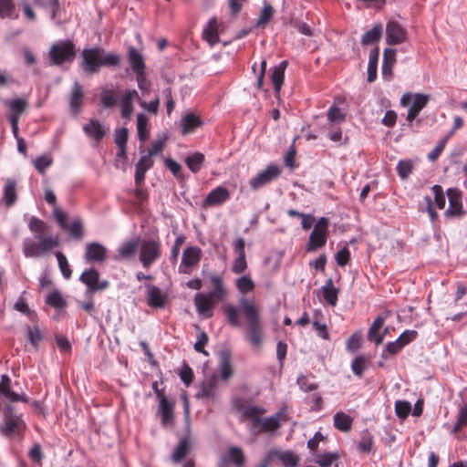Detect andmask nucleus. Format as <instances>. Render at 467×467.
<instances>
[{
	"label": "nucleus",
	"mask_w": 467,
	"mask_h": 467,
	"mask_svg": "<svg viewBox=\"0 0 467 467\" xmlns=\"http://www.w3.org/2000/svg\"><path fill=\"white\" fill-rule=\"evenodd\" d=\"M239 304L247 322L245 338L254 348H259L263 343L264 335L260 309L253 298L243 296L240 298Z\"/></svg>",
	"instance_id": "1"
},
{
	"label": "nucleus",
	"mask_w": 467,
	"mask_h": 467,
	"mask_svg": "<svg viewBox=\"0 0 467 467\" xmlns=\"http://www.w3.org/2000/svg\"><path fill=\"white\" fill-rule=\"evenodd\" d=\"M211 282L213 288L211 292L208 294L198 293L194 296L197 312L206 317L213 316L215 304L223 300L226 295L223 280L219 275H213Z\"/></svg>",
	"instance_id": "2"
},
{
	"label": "nucleus",
	"mask_w": 467,
	"mask_h": 467,
	"mask_svg": "<svg viewBox=\"0 0 467 467\" xmlns=\"http://www.w3.org/2000/svg\"><path fill=\"white\" fill-rule=\"evenodd\" d=\"M3 421L0 433L5 437L21 436L26 429L23 415L17 414L11 404H5L3 408Z\"/></svg>",
	"instance_id": "3"
},
{
	"label": "nucleus",
	"mask_w": 467,
	"mask_h": 467,
	"mask_svg": "<svg viewBox=\"0 0 467 467\" xmlns=\"http://www.w3.org/2000/svg\"><path fill=\"white\" fill-rule=\"evenodd\" d=\"M329 227V220L327 217H320L315 223L310 233L306 250L313 252L324 246L327 240V233Z\"/></svg>",
	"instance_id": "4"
},
{
	"label": "nucleus",
	"mask_w": 467,
	"mask_h": 467,
	"mask_svg": "<svg viewBox=\"0 0 467 467\" xmlns=\"http://www.w3.org/2000/svg\"><path fill=\"white\" fill-rule=\"evenodd\" d=\"M430 96L421 93H405L400 99V105L406 107L410 105L407 120L412 122L420 112L427 106Z\"/></svg>",
	"instance_id": "5"
},
{
	"label": "nucleus",
	"mask_w": 467,
	"mask_h": 467,
	"mask_svg": "<svg viewBox=\"0 0 467 467\" xmlns=\"http://www.w3.org/2000/svg\"><path fill=\"white\" fill-rule=\"evenodd\" d=\"M75 57L74 45L71 41H61L54 44L49 50V57L54 65H62L72 61Z\"/></svg>",
	"instance_id": "6"
},
{
	"label": "nucleus",
	"mask_w": 467,
	"mask_h": 467,
	"mask_svg": "<svg viewBox=\"0 0 467 467\" xmlns=\"http://www.w3.org/2000/svg\"><path fill=\"white\" fill-rule=\"evenodd\" d=\"M281 174V169L277 164L271 163L266 168L259 171L254 177L249 181L252 190H259L265 185L271 183Z\"/></svg>",
	"instance_id": "7"
},
{
	"label": "nucleus",
	"mask_w": 467,
	"mask_h": 467,
	"mask_svg": "<svg viewBox=\"0 0 467 467\" xmlns=\"http://www.w3.org/2000/svg\"><path fill=\"white\" fill-rule=\"evenodd\" d=\"M140 263H153L161 256V242L157 239L139 241Z\"/></svg>",
	"instance_id": "8"
},
{
	"label": "nucleus",
	"mask_w": 467,
	"mask_h": 467,
	"mask_svg": "<svg viewBox=\"0 0 467 467\" xmlns=\"http://www.w3.org/2000/svg\"><path fill=\"white\" fill-rule=\"evenodd\" d=\"M408 32L398 21L389 20L386 25V42L399 45L407 41Z\"/></svg>",
	"instance_id": "9"
},
{
	"label": "nucleus",
	"mask_w": 467,
	"mask_h": 467,
	"mask_svg": "<svg viewBox=\"0 0 467 467\" xmlns=\"http://www.w3.org/2000/svg\"><path fill=\"white\" fill-rule=\"evenodd\" d=\"M447 196L449 207L444 215L446 217H462L464 214L462 192L456 188H450L447 190Z\"/></svg>",
	"instance_id": "10"
},
{
	"label": "nucleus",
	"mask_w": 467,
	"mask_h": 467,
	"mask_svg": "<svg viewBox=\"0 0 467 467\" xmlns=\"http://www.w3.org/2000/svg\"><path fill=\"white\" fill-rule=\"evenodd\" d=\"M82 57L83 69L88 74L97 72L101 67V50L99 48L85 49Z\"/></svg>",
	"instance_id": "11"
},
{
	"label": "nucleus",
	"mask_w": 467,
	"mask_h": 467,
	"mask_svg": "<svg viewBox=\"0 0 467 467\" xmlns=\"http://www.w3.org/2000/svg\"><path fill=\"white\" fill-rule=\"evenodd\" d=\"M12 380L6 374L1 376L0 381V394L3 395L10 402H24L27 403L29 398L26 394H18L11 389Z\"/></svg>",
	"instance_id": "12"
},
{
	"label": "nucleus",
	"mask_w": 467,
	"mask_h": 467,
	"mask_svg": "<svg viewBox=\"0 0 467 467\" xmlns=\"http://www.w3.org/2000/svg\"><path fill=\"white\" fill-rule=\"evenodd\" d=\"M233 405L238 412L242 413L244 420L259 419L266 412V410L260 406H244L241 399H234Z\"/></svg>",
	"instance_id": "13"
},
{
	"label": "nucleus",
	"mask_w": 467,
	"mask_h": 467,
	"mask_svg": "<svg viewBox=\"0 0 467 467\" xmlns=\"http://www.w3.org/2000/svg\"><path fill=\"white\" fill-rule=\"evenodd\" d=\"M139 241L140 238L135 237L122 242L121 244L117 249L118 254L115 256V259L131 260L132 258H134L139 249Z\"/></svg>",
	"instance_id": "14"
},
{
	"label": "nucleus",
	"mask_w": 467,
	"mask_h": 467,
	"mask_svg": "<svg viewBox=\"0 0 467 467\" xmlns=\"http://www.w3.org/2000/svg\"><path fill=\"white\" fill-rule=\"evenodd\" d=\"M138 97V92L135 89H126L119 98L120 114L121 117L129 120L133 112V101Z\"/></svg>",
	"instance_id": "15"
},
{
	"label": "nucleus",
	"mask_w": 467,
	"mask_h": 467,
	"mask_svg": "<svg viewBox=\"0 0 467 467\" xmlns=\"http://www.w3.org/2000/svg\"><path fill=\"white\" fill-rule=\"evenodd\" d=\"M230 198L229 191L223 186H218L209 192L203 201V206H217L225 202Z\"/></svg>",
	"instance_id": "16"
},
{
	"label": "nucleus",
	"mask_w": 467,
	"mask_h": 467,
	"mask_svg": "<svg viewBox=\"0 0 467 467\" xmlns=\"http://www.w3.org/2000/svg\"><path fill=\"white\" fill-rule=\"evenodd\" d=\"M217 384L218 379L216 376H212L202 382L200 385V390L196 394V397L198 399L214 400L217 398Z\"/></svg>",
	"instance_id": "17"
},
{
	"label": "nucleus",
	"mask_w": 467,
	"mask_h": 467,
	"mask_svg": "<svg viewBox=\"0 0 467 467\" xmlns=\"http://www.w3.org/2000/svg\"><path fill=\"white\" fill-rule=\"evenodd\" d=\"M107 248L97 242L88 244L85 250V259L88 262H103L106 259Z\"/></svg>",
	"instance_id": "18"
},
{
	"label": "nucleus",
	"mask_w": 467,
	"mask_h": 467,
	"mask_svg": "<svg viewBox=\"0 0 467 467\" xmlns=\"http://www.w3.org/2000/svg\"><path fill=\"white\" fill-rule=\"evenodd\" d=\"M83 131L86 136L98 142L100 141L106 134V129L103 123L96 119H91L88 123H86L83 126Z\"/></svg>",
	"instance_id": "19"
},
{
	"label": "nucleus",
	"mask_w": 467,
	"mask_h": 467,
	"mask_svg": "<svg viewBox=\"0 0 467 467\" xmlns=\"http://www.w3.org/2000/svg\"><path fill=\"white\" fill-rule=\"evenodd\" d=\"M128 57L131 69L135 75L146 72L144 57L137 48L134 47H129Z\"/></svg>",
	"instance_id": "20"
},
{
	"label": "nucleus",
	"mask_w": 467,
	"mask_h": 467,
	"mask_svg": "<svg viewBox=\"0 0 467 467\" xmlns=\"http://www.w3.org/2000/svg\"><path fill=\"white\" fill-rule=\"evenodd\" d=\"M80 280L92 290H102L108 287V282H99V273L92 268L83 272Z\"/></svg>",
	"instance_id": "21"
},
{
	"label": "nucleus",
	"mask_w": 467,
	"mask_h": 467,
	"mask_svg": "<svg viewBox=\"0 0 467 467\" xmlns=\"http://www.w3.org/2000/svg\"><path fill=\"white\" fill-rule=\"evenodd\" d=\"M288 62L286 60L281 61L278 65L271 68V81L274 87V90L278 94L284 84L285 71Z\"/></svg>",
	"instance_id": "22"
},
{
	"label": "nucleus",
	"mask_w": 467,
	"mask_h": 467,
	"mask_svg": "<svg viewBox=\"0 0 467 467\" xmlns=\"http://www.w3.org/2000/svg\"><path fill=\"white\" fill-rule=\"evenodd\" d=\"M396 63V49L386 48L384 50L383 61H382V78L389 81L392 78V69Z\"/></svg>",
	"instance_id": "23"
},
{
	"label": "nucleus",
	"mask_w": 467,
	"mask_h": 467,
	"mask_svg": "<svg viewBox=\"0 0 467 467\" xmlns=\"http://www.w3.org/2000/svg\"><path fill=\"white\" fill-rule=\"evenodd\" d=\"M83 98L82 87L78 82H74L69 98V107L73 114L78 115L80 112Z\"/></svg>",
	"instance_id": "24"
},
{
	"label": "nucleus",
	"mask_w": 467,
	"mask_h": 467,
	"mask_svg": "<svg viewBox=\"0 0 467 467\" xmlns=\"http://www.w3.org/2000/svg\"><path fill=\"white\" fill-rule=\"evenodd\" d=\"M153 166V161L150 156H141L135 166L134 181L137 186L140 185L145 179V174L148 170Z\"/></svg>",
	"instance_id": "25"
},
{
	"label": "nucleus",
	"mask_w": 467,
	"mask_h": 467,
	"mask_svg": "<svg viewBox=\"0 0 467 467\" xmlns=\"http://www.w3.org/2000/svg\"><path fill=\"white\" fill-rule=\"evenodd\" d=\"M281 420H286L284 410H281L271 417L262 419V428L260 429V431L270 432L278 430L280 428Z\"/></svg>",
	"instance_id": "26"
},
{
	"label": "nucleus",
	"mask_w": 467,
	"mask_h": 467,
	"mask_svg": "<svg viewBox=\"0 0 467 467\" xmlns=\"http://www.w3.org/2000/svg\"><path fill=\"white\" fill-rule=\"evenodd\" d=\"M147 303L150 307L162 308L166 303V295L162 294L157 286H150L148 290Z\"/></svg>",
	"instance_id": "27"
},
{
	"label": "nucleus",
	"mask_w": 467,
	"mask_h": 467,
	"mask_svg": "<svg viewBox=\"0 0 467 467\" xmlns=\"http://www.w3.org/2000/svg\"><path fill=\"white\" fill-rule=\"evenodd\" d=\"M17 199L16 182L13 179H6L4 187L3 200L7 208L15 204Z\"/></svg>",
	"instance_id": "28"
},
{
	"label": "nucleus",
	"mask_w": 467,
	"mask_h": 467,
	"mask_svg": "<svg viewBox=\"0 0 467 467\" xmlns=\"http://www.w3.org/2000/svg\"><path fill=\"white\" fill-rule=\"evenodd\" d=\"M160 412L162 426L173 423V404L168 400L167 397H163L160 400Z\"/></svg>",
	"instance_id": "29"
},
{
	"label": "nucleus",
	"mask_w": 467,
	"mask_h": 467,
	"mask_svg": "<svg viewBox=\"0 0 467 467\" xmlns=\"http://www.w3.org/2000/svg\"><path fill=\"white\" fill-rule=\"evenodd\" d=\"M270 456L277 458L284 467H296L299 462L298 456L290 451H271Z\"/></svg>",
	"instance_id": "30"
},
{
	"label": "nucleus",
	"mask_w": 467,
	"mask_h": 467,
	"mask_svg": "<svg viewBox=\"0 0 467 467\" xmlns=\"http://www.w3.org/2000/svg\"><path fill=\"white\" fill-rule=\"evenodd\" d=\"M385 322V318L381 316H379L368 332V338L369 341L374 342L376 345H380L383 342L384 335L379 334V330L383 327Z\"/></svg>",
	"instance_id": "31"
},
{
	"label": "nucleus",
	"mask_w": 467,
	"mask_h": 467,
	"mask_svg": "<svg viewBox=\"0 0 467 467\" xmlns=\"http://www.w3.org/2000/svg\"><path fill=\"white\" fill-rule=\"evenodd\" d=\"M324 300L330 306H335L337 302V289L334 286L332 278L326 281L325 285L321 287Z\"/></svg>",
	"instance_id": "32"
},
{
	"label": "nucleus",
	"mask_w": 467,
	"mask_h": 467,
	"mask_svg": "<svg viewBox=\"0 0 467 467\" xmlns=\"http://www.w3.org/2000/svg\"><path fill=\"white\" fill-rule=\"evenodd\" d=\"M203 38L211 45L218 42V23L216 17H212L202 30Z\"/></svg>",
	"instance_id": "33"
},
{
	"label": "nucleus",
	"mask_w": 467,
	"mask_h": 467,
	"mask_svg": "<svg viewBox=\"0 0 467 467\" xmlns=\"http://www.w3.org/2000/svg\"><path fill=\"white\" fill-rule=\"evenodd\" d=\"M202 121L198 116L193 113H188L181 120L182 133L183 135L189 134L200 127Z\"/></svg>",
	"instance_id": "34"
},
{
	"label": "nucleus",
	"mask_w": 467,
	"mask_h": 467,
	"mask_svg": "<svg viewBox=\"0 0 467 467\" xmlns=\"http://www.w3.org/2000/svg\"><path fill=\"white\" fill-rule=\"evenodd\" d=\"M334 426L337 430L348 432L352 428L353 419L343 411H338L333 418Z\"/></svg>",
	"instance_id": "35"
},
{
	"label": "nucleus",
	"mask_w": 467,
	"mask_h": 467,
	"mask_svg": "<svg viewBox=\"0 0 467 467\" xmlns=\"http://www.w3.org/2000/svg\"><path fill=\"white\" fill-rule=\"evenodd\" d=\"M383 33V27L380 24L375 25L372 29L368 30L361 37V44L363 46H368L378 42Z\"/></svg>",
	"instance_id": "36"
},
{
	"label": "nucleus",
	"mask_w": 467,
	"mask_h": 467,
	"mask_svg": "<svg viewBox=\"0 0 467 467\" xmlns=\"http://www.w3.org/2000/svg\"><path fill=\"white\" fill-rule=\"evenodd\" d=\"M227 462H233L236 467H244L245 457L241 448L230 447L227 453L223 456Z\"/></svg>",
	"instance_id": "37"
},
{
	"label": "nucleus",
	"mask_w": 467,
	"mask_h": 467,
	"mask_svg": "<svg viewBox=\"0 0 467 467\" xmlns=\"http://www.w3.org/2000/svg\"><path fill=\"white\" fill-rule=\"evenodd\" d=\"M379 56V47L373 48L369 53L368 63V81L370 83L377 78Z\"/></svg>",
	"instance_id": "38"
},
{
	"label": "nucleus",
	"mask_w": 467,
	"mask_h": 467,
	"mask_svg": "<svg viewBox=\"0 0 467 467\" xmlns=\"http://www.w3.org/2000/svg\"><path fill=\"white\" fill-rule=\"evenodd\" d=\"M204 161L205 157L202 153L194 152L185 159V164L192 172L197 173L201 171Z\"/></svg>",
	"instance_id": "39"
},
{
	"label": "nucleus",
	"mask_w": 467,
	"mask_h": 467,
	"mask_svg": "<svg viewBox=\"0 0 467 467\" xmlns=\"http://www.w3.org/2000/svg\"><path fill=\"white\" fill-rule=\"evenodd\" d=\"M320 317H322L321 311H315L314 313V320H313V327L316 330L317 336L325 340H330V336L328 333L327 327L325 323L320 322Z\"/></svg>",
	"instance_id": "40"
},
{
	"label": "nucleus",
	"mask_w": 467,
	"mask_h": 467,
	"mask_svg": "<svg viewBox=\"0 0 467 467\" xmlns=\"http://www.w3.org/2000/svg\"><path fill=\"white\" fill-rule=\"evenodd\" d=\"M5 105H8L11 110L8 119L16 117V119H19L20 115L25 111L26 108V101L24 99H15L6 100Z\"/></svg>",
	"instance_id": "41"
},
{
	"label": "nucleus",
	"mask_w": 467,
	"mask_h": 467,
	"mask_svg": "<svg viewBox=\"0 0 467 467\" xmlns=\"http://www.w3.org/2000/svg\"><path fill=\"white\" fill-rule=\"evenodd\" d=\"M190 451V441L188 438H183L180 441L176 449L173 451L171 456L173 462H180L182 460L185 458Z\"/></svg>",
	"instance_id": "42"
},
{
	"label": "nucleus",
	"mask_w": 467,
	"mask_h": 467,
	"mask_svg": "<svg viewBox=\"0 0 467 467\" xmlns=\"http://www.w3.org/2000/svg\"><path fill=\"white\" fill-rule=\"evenodd\" d=\"M148 118L143 113H139L137 116V131L138 138L140 141H145L149 138L148 130Z\"/></svg>",
	"instance_id": "43"
},
{
	"label": "nucleus",
	"mask_w": 467,
	"mask_h": 467,
	"mask_svg": "<svg viewBox=\"0 0 467 467\" xmlns=\"http://www.w3.org/2000/svg\"><path fill=\"white\" fill-rule=\"evenodd\" d=\"M223 313L226 317L228 323L234 327L241 326V320L239 318V309L232 305H226L223 306Z\"/></svg>",
	"instance_id": "44"
},
{
	"label": "nucleus",
	"mask_w": 467,
	"mask_h": 467,
	"mask_svg": "<svg viewBox=\"0 0 467 467\" xmlns=\"http://www.w3.org/2000/svg\"><path fill=\"white\" fill-rule=\"evenodd\" d=\"M46 303L56 309H62L67 306L66 300L57 290H54L47 295Z\"/></svg>",
	"instance_id": "45"
},
{
	"label": "nucleus",
	"mask_w": 467,
	"mask_h": 467,
	"mask_svg": "<svg viewBox=\"0 0 467 467\" xmlns=\"http://www.w3.org/2000/svg\"><path fill=\"white\" fill-rule=\"evenodd\" d=\"M202 251L198 246H190L182 254L181 263H199Z\"/></svg>",
	"instance_id": "46"
},
{
	"label": "nucleus",
	"mask_w": 467,
	"mask_h": 467,
	"mask_svg": "<svg viewBox=\"0 0 467 467\" xmlns=\"http://www.w3.org/2000/svg\"><path fill=\"white\" fill-rule=\"evenodd\" d=\"M235 285L238 291L243 295L253 291L255 287L254 281L248 275L239 277Z\"/></svg>",
	"instance_id": "47"
},
{
	"label": "nucleus",
	"mask_w": 467,
	"mask_h": 467,
	"mask_svg": "<svg viewBox=\"0 0 467 467\" xmlns=\"http://www.w3.org/2000/svg\"><path fill=\"white\" fill-rule=\"evenodd\" d=\"M16 11L14 0H0V18H12Z\"/></svg>",
	"instance_id": "48"
},
{
	"label": "nucleus",
	"mask_w": 467,
	"mask_h": 467,
	"mask_svg": "<svg viewBox=\"0 0 467 467\" xmlns=\"http://www.w3.org/2000/svg\"><path fill=\"white\" fill-rule=\"evenodd\" d=\"M346 119V113L336 104H333L327 111V120L332 123L339 124Z\"/></svg>",
	"instance_id": "49"
},
{
	"label": "nucleus",
	"mask_w": 467,
	"mask_h": 467,
	"mask_svg": "<svg viewBox=\"0 0 467 467\" xmlns=\"http://www.w3.org/2000/svg\"><path fill=\"white\" fill-rule=\"evenodd\" d=\"M24 254L26 256H38L41 255L39 243L32 239H26L23 244Z\"/></svg>",
	"instance_id": "50"
},
{
	"label": "nucleus",
	"mask_w": 467,
	"mask_h": 467,
	"mask_svg": "<svg viewBox=\"0 0 467 467\" xmlns=\"http://www.w3.org/2000/svg\"><path fill=\"white\" fill-rule=\"evenodd\" d=\"M339 458L337 452H328L324 454H317L316 456V463L320 467H330L331 464Z\"/></svg>",
	"instance_id": "51"
},
{
	"label": "nucleus",
	"mask_w": 467,
	"mask_h": 467,
	"mask_svg": "<svg viewBox=\"0 0 467 467\" xmlns=\"http://www.w3.org/2000/svg\"><path fill=\"white\" fill-rule=\"evenodd\" d=\"M367 367L368 360L364 356L356 357L351 363V368L353 373L359 378L362 377L364 370L367 368Z\"/></svg>",
	"instance_id": "52"
},
{
	"label": "nucleus",
	"mask_w": 467,
	"mask_h": 467,
	"mask_svg": "<svg viewBox=\"0 0 467 467\" xmlns=\"http://www.w3.org/2000/svg\"><path fill=\"white\" fill-rule=\"evenodd\" d=\"M233 246L234 253L236 254L234 263H246L244 253L245 242L244 238L235 239L234 241Z\"/></svg>",
	"instance_id": "53"
},
{
	"label": "nucleus",
	"mask_w": 467,
	"mask_h": 467,
	"mask_svg": "<svg viewBox=\"0 0 467 467\" xmlns=\"http://www.w3.org/2000/svg\"><path fill=\"white\" fill-rule=\"evenodd\" d=\"M274 9L272 5L268 3H265L264 7L260 13L259 18L256 22L257 26H265L273 17Z\"/></svg>",
	"instance_id": "54"
},
{
	"label": "nucleus",
	"mask_w": 467,
	"mask_h": 467,
	"mask_svg": "<svg viewBox=\"0 0 467 467\" xmlns=\"http://www.w3.org/2000/svg\"><path fill=\"white\" fill-rule=\"evenodd\" d=\"M100 102L106 109H110L116 105V97L113 90L103 88L100 94Z\"/></svg>",
	"instance_id": "55"
},
{
	"label": "nucleus",
	"mask_w": 467,
	"mask_h": 467,
	"mask_svg": "<svg viewBox=\"0 0 467 467\" xmlns=\"http://www.w3.org/2000/svg\"><path fill=\"white\" fill-rule=\"evenodd\" d=\"M37 239H38V243H39V246H40V250H41V254H42L47 253V252H48V251H50V250H52L58 244V241H57V237H52V236L41 237V236H37Z\"/></svg>",
	"instance_id": "56"
},
{
	"label": "nucleus",
	"mask_w": 467,
	"mask_h": 467,
	"mask_svg": "<svg viewBox=\"0 0 467 467\" xmlns=\"http://www.w3.org/2000/svg\"><path fill=\"white\" fill-rule=\"evenodd\" d=\"M296 383L300 389L305 392L314 391L318 388L317 383L310 381L309 378L305 375H300L296 379Z\"/></svg>",
	"instance_id": "57"
},
{
	"label": "nucleus",
	"mask_w": 467,
	"mask_h": 467,
	"mask_svg": "<svg viewBox=\"0 0 467 467\" xmlns=\"http://www.w3.org/2000/svg\"><path fill=\"white\" fill-rule=\"evenodd\" d=\"M361 341H362L361 332L358 331V332L353 333L347 341V349L351 353H355L357 350H358L360 348Z\"/></svg>",
	"instance_id": "58"
},
{
	"label": "nucleus",
	"mask_w": 467,
	"mask_h": 467,
	"mask_svg": "<svg viewBox=\"0 0 467 467\" xmlns=\"http://www.w3.org/2000/svg\"><path fill=\"white\" fill-rule=\"evenodd\" d=\"M411 410L410 403L406 400H398L395 403V411L399 418L406 419Z\"/></svg>",
	"instance_id": "59"
},
{
	"label": "nucleus",
	"mask_w": 467,
	"mask_h": 467,
	"mask_svg": "<svg viewBox=\"0 0 467 467\" xmlns=\"http://www.w3.org/2000/svg\"><path fill=\"white\" fill-rule=\"evenodd\" d=\"M434 194V202L439 209H443L446 204V198L443 192V189L441 185H434L431 188Z\"/></svg>",
	"instance_id": "60"
},
{
	"label": "nucleus",
	"mask_w": 467,
	"mask_h": 467,
	"mask_svg": "<svg viewBox=\"0 0 467 467\" xmlns=\"http://www.w3.org/2000/svg\"><path fill=\"white\" fill-rule=\"evenodd\" d=\"M28 227L32 233L37 234H44L47 229L45 222L36 216L30 218Z\"/></svg>",
	"instance_id": "61"
},
{
	"label": "nucleus",
	"mask_w": 467,
	"mask_h": 467,
	"mask_svg": "<svg viewBox=\"0 0 467 467\" xmlns=\"http://www.w3.org/2000/svg\"><path fill=\"white\" fill-rule=\"evenodd\" d=\"M27 338L28 341L32 344V346L37 347L39 343L43 340V336L37 327H27Z\"/></svg>",
	"instance_id": "62"
},
{
	"label": "nucleus",
	"mask_w": 467,
	"mask_h": 467,
	"mask_svg": "<svg viewBox=\"0 0 467 467\" xmlns=\"http://www.w3.org/2000/svg\"><path fill=\"white\" fill-rule=\"evenodd\" d=\"M34 164L36 171L43 174L45 173L46 170L52 164V159L47 155H42L35 160Z\"/></svg>",
	"instance_id": "63"
},
{
	"label": "nucleus",
	"mask_w": 467,
	"mask_h": 467,
	"mask_svg": "<svg viewBox=\"0 0 467 467\" xmlns=\"http://www.w3.org/2000/svg\"><path fill=\"white\" fill-rule=\"evenodd\" d=\"M463 427H467V406L462 407L459 411L457 421L452 429L454 433L459 432Z\"/></svg>",
	"instance_id": "64"
}]
</instances>
